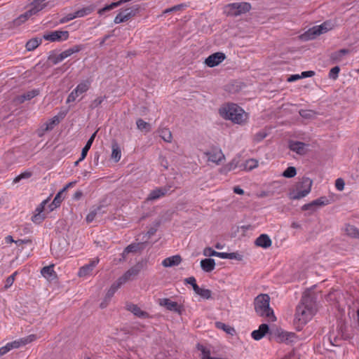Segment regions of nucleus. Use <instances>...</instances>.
I'll list each match as a JSON object with an SVG mask.
<instances>
[{
  "label": "nucleus",
  "mask_w": 359,
  "mask_h": 359,
  "mask_svg": "<svg viewBox=\"0 0 359 359\" xmlns=\"http://www.w3.org/2000/svg\"><path fill=\"white\" fill-rule=\"evenodd\" d=\"M316 311V302L309 294H304L296 308L294 324L296 328L301 330L311 320Z\"/></svg>",
  "instance_id": "nucleus-1"
},
{
  "label": "nucleus",
  "mask_w": 359,
  "mask_h": 359,
  "mask_svg": "<svg viewBox=\"0 0 359 359\" xmlns=\"http://www.w3.org/2000/svg\"><path fill=\"white\" fill-rule=\"evenodd\" d=\"M219 113L223 118L230 120L233 123L238 125L245 124L248 119V113L238 104L233 103L223 104L219 108Z\"/></svg>",
  "instance_id": "nucleus-2"
},
{
  "label": "nucleus",
  "mask_w": 359,
  "mask_h": 359,
  "mask_svg": "<svg viewBox=\"0 0 359 359\" xmlns=\"http://www.w3.org/2000/svg\"><path fill=\"white\" fill-rule=\"evenodd\" d=\"M270 297L266 294H259L254 301L255 310L257 314L261 317H264L268 320L274 322L276 318L273 309L269 306Z\"/></svg>",
  "instance_id": "nucleus-3"
},
{
  "label": "nucleus",
  "mask_w": 359,
  "mask_h": 359,
  "mask_svg": "<svg viewBox=\"0 0 359 359\" xmlns=\"http://www.w3.org/2000/svg\"><path fill=\"white\" fill-rule=\"evenodd\" d=\"M313 181L307 177H303L299 182L290 189L289 197L292 200H299L307 196L311 189Z\"/></svg>",
  "instance_id": "nucleus-4"
},
{
  "label": "nucleus",
  "mask_w": 359,
  "mask_h": 359,
  "mask_svg": "<svg viewBox=\"0 0 359 359\" xmlns=\"http://www.w3.org/2000/svg\"><path fill=\"white\" fill-rule=\"evenodd\" d=\"M332 27L333 25L330 22H324L320 25L313 26L309 29L306 32L300 35V39L303 41L313 40L320 34L331 30Z\"/></svg>",
  "instance_id": "nucleus-5"
},
{
  "label": "nucleus",
  "mask_w": 359,
  "mask_h": 359,
  "mask_svg": "<svg viewBox=\"0 0 359 359\" xmlns=\"http://www.w3.org/2000/svg\"><path fill=\"white\" fill-rule=\"evenodd\" d=\"M45 1L46 0H34L32 4V8L25 13L20 15L15 20V24L20 25V23L25 22L31 16L41 11L46 6Z\"/></svg>",
  "instance_id": "nucleus-6"
},
{
  "label": "nucleus",
  "mask_w": 359,
  "mask_h": 359,
  "mask_svg": "<svg viewBox=\"0 0 359 359\" xmlns=\"http://www.w3.org/2000/svg\"><path fill=\"white\" fill-rule=\"evenodd\" d=\"M251 6L247 2H235L226 6V12L229 15L237 16L248 12Z\"/></svg>",
  "instance_id": "nucleus-7"
},
{
  "label": "nucleus",
  "mask_w": 359,
  "mask_h": 359,
  "mask_svg": "<svg viewBox=\"0 0 359 359\" xmlns=\"http://www.w3.org/2000/svg\"><path fill=\"white\" fill-rule=\"evenodd\" d=\"M90 87V81L85 80L80 82L68 95L67 98V103L74 102L80 95L87 92L89 90Z\"/></svg>",
  "instance_id": "nucleus-8"
},
{
  "label": "nucleus",
  "mask_w": 359,
  "mask_h": 359,
  "mask_svg": "<svg viewBox=\"0 0 359 359\" xmlns=\"http://www.w3.org/2000/svg\"><path fill=\"white\" fill-rule=\"evenodd\" d=\"M83 47L82 45H75V46H72V48L64 50L63 52H62L61 53H60L58 55L50 56L49 57V60L53 62V64L56 65V64L62 62L65 58L71 56L72 54L79 53V51H81L83 49Z\"/></svg>",
  "instance_id": "nucleus-9"
},
{
  "label": "nucleus",
  "mask_w": 359,
  "mask_h": 359,
  "mask_svg": "<svg viewBox=\"0 0 359 359\" xmlns=\"http://www.w3.org/2000/svg\"><path fill=\"white\" fill-rule=\"evenodd\" d=\"M208 157V161L216 165H219L225 160L222 151L219 148H212L211 150L204 152Z\"/></svg>",
  "instance_id": "nucleus-10"
},
{
  "label": "nucleus",
  "mask_w": 359,
  "mask_h": 359,
  "mask_svg": "<svg viewBox=\"0 0 359 359\" xmlns=\"http://www.w3.org/2000/svg\"><path fill=\"white\" fill-rule=\"evenodd\" d=\"M69 32L67 31L56 30L43 35V38L52 42L66 41L69 38Z\"/></svg>",
  "instance_id": "nucleus-11"
},
{
  "label": "nucleus",
  "mask_w": 359,
  "mask_h": 359,
  "mask_svg": "<svg viewBox=\"0 0 359 359\" xmlns=\"http://www.w3.org/2000/svg\"><path fill=\"white\" fill-rule=\"evenodd\" d=\"M226 59V55L222 52H217L209 55L204 63L209 67H214L221 64Z\"/></svg>",
  "instance_id": "nucleus-12"
},
{
  "label": "nucleus",
  "mask_w": 359,
  "mask_h": 359,
  "mask_svg": "<svg viewBox=\"0 0 359 359\" xmlns=\"http://www.w3.org/2000/svg\"><path fill=\"white\" fill-rule=\"evenodd\" d=\"M48 199L43 201L35 209L34 215L32 217V221L35 224L41 223L46 218V215L43 213L45 206L47 204Z\"/></svg>",
  "instance_id": "nucleus-13"
},
{
  "label": "nucleus",
  "mask_w": 359,
  "mask_h": 359,
  "mask_svg": "<svg viewBox=\"0 0 359 359\" xmlns=\"http://www.w3.org/2000/svg\"><path fill=\"white\" fill-rule=\"evenodd\" d=\"M100 262V259L98 257L93 258L90 259L89 263L81 266L78 272V276L79 277H86L91 274L93 269Z\"/></svg>",
  "instance_id": "nucleus-14"
},
{
  "label": "nucleus",
  "mask_w": 359,
  "mask_h": 359,
  "mask_svg": "<svg viewBox=\"0 0 359 359\" xmlns=\"http://www.w3.org/2000/svg\"><path fill=\"white\" fill-rule=\"evenodd\" d=\"M135 11L133 10L132 8H126L117 14L114 18V22L115 24L127 22L132 17L135 16Z\"/></svg>",
  "instance_id": "nucleus-15"
},
{
  "label": "nucleus",
  "mask_w": 359,
  "mask_h": 359,
  "mask_svg": "<svg viewBox=\"0 0 359 359\" xmlns=\"http://www.w3.org/2000/svg\"><path fill=\"white\" fill-rule=\"evenodd\" d=\"M159 304L161 306L165 307L168 310L170 311L176 312L179 314H181L182 311V306L179 305L177 302L171 301L168 298H163L159 300Z\"/></svg>",
  "instance_id": "nucleus-16"
},
{
  "label": "nucleus",
  "mask_w": 359,
  "mask_h": 359,
  "mask_svg": "<svg viewBox=\"0 0 359 359\" xmlns=\"http://www.w3.org/2000/svg\"><path fill=\"white\" fill-rule=\"evenodd\" d=\"M171 187L165 186L163 187H158L152 190L147 196V201H155L161 197H163L170 191Z\"/></svg>",
  "instance_id": "nucleus-17"
},
{
  "label": "nucleus",
  "mask_w": 359,
  "mask_h": 359,
  "mask_svg": "<svg viewBox=\"0 0 359 359\" xmlns=\"http://www.w3.org/2000/svg\"><path fill=\"white\" fill-rule=\"evenodd\" d=\"M308 147L307 144L298 141H292L289 144L290 149L299 155L306 154L308 151Z\"/></svg>",
  "instance_id": "nucleus-18"
},
{
  "label": "nucleus",
  "mask_w": 359,
  "mask_h": 359,
  "mask_svg": "<svg viewBox=\"0 0 359 359\" xmlns=\"http://www.w3.org/2000/svg\"><path fill=\"white\" fill-rule=\"evenodd\" d=\"M140 271V267L139 266H135L128 269L122 276H121L118 280L120 281V283L122 285L126 283L129 280L133 279L134 277L137 276Z\"/></svg>",
  "instance_id": "nucleus-19"
},
{
  "label": "nucleus",
  "mask_w": 359,
  "mask_h": 359,
  "mask_svg": "<svg viewBox=\"0 0 359 359\" xmlns=\"http://www.w3.org/2000/svg\"><path fill=\"white\" fill-rule=\"evenodd\" d=\"M36 339H37L36 335L30 334L24 338L9 342L8 344L11 346L12 349L18 348L20 346H25L26 344H28L35 341Z\"/></svg>",
  "instance_id": "nucleus-20"
},
{
  "label": "nucleus",
  "mask_w": 359,
  "mask_h": 359,
  "mask_svg": "<svg viewBox=\"0 0 359 359\" xmlns=\"http://www.w3.org/2000/svg\"><path fill=\"white\" fill-rule=\"evenodd\" d=\"M126 308L138 318H147L149 316L148 313L142 311L137 305L133 303L126 304Z\"/></svg>",
  "instance_id": "nucleus-21"
},
{
  "label": "nucleus",
  "mask_w": 359,
  "mask_h": 359,
  "mask_svg": "<svg viewBox=\"0 0 359 359\" xmlns=\"http://www.w3.org/2000/svg\"><path fill=\"white\" fill-rule=\"evenodd\" d=\"M269 326L267 324L263 323L261 324L258 328V330H254L251 333V337L255 340H260L262 339L265 334L269 332Z\"/></svg>",
  "instance_id": "nucleus-22"
},
{
  "label": "nucleus",
  "mask_w": 359,
  "mask_h": 359,
  "mask_svg": "<svg viewBox=\"0 0 359 359\" xmlns=\"http://www.w3.org/2000/svg\"><path fill=\"white\" fill-rule=\"evenodd\" d=\"M255 244L259 247H262L263 248H268L271 247L272 241L267 234H261L255 240Z\"/></svg>",
  "instance_id": "nucleus-23"
},
{
  "label": "nucleus",
  "mask_w": 359,
  "mask_h": 359,
  "mask_svg": "<svg viewBox=\"0 0 359 359\" xmlns=\"http://www.w3.org/2000/svg\"><path fill=\"white\" fill-rule=\"evenodd\" d=\"M181 262L182 257L180 255H174L163 259L162 265L165 267H171L179 265Z\"/></svg>",
  "instance_id": "nucleus-24"
},
{
  "label": "nucleus",
  "mask_w": 359,
  "mask_h": 359,
  "mask_svg": "<svg viewBox=\"0 0 359 359\" xmlns=\"http://www.w3.org/2000/svg\"><path fill=\"white\" fill-rule=\"evenodd\" d=\"M41 273L47 280H53L56 276V273L54 271V265L52 264L43 267L41 269Z\"/></svg>",
  "instance_id": "nucleus-25"
},
{
  "label": "nucleus",
  "mask_w": 359,
  "mask_h": 359,
  "mask_svg": "<svg viewBox=\"0 0 359 359\" xmlns=\"http://www.w3.org/2000/svg\"><path fill=\"white\" fill-rule=\"evenodd\" d=\"M201 266L205 272H211L215 268V262L213 259L208 258L201 261Z\"/></svg>",
  "instance_id": "nucleus-26"
},
{
  "label": "nucleus",
  "mask_w": 359,
  "mask_h": 359,
  "mask_svg": "<svg viewBox=\"0 0 359 359\" xmlns=\"http://www.w3.org/2000/svg\"><path fill=\"white\" fill-rule=\"evenodd\" d=\"M96 134H97V132H95L91 135V137L89 138L88 142H86L85 147L82 149L81 157L79 158V161H83L86 157L87 154H88L89 149H90L92 144L95 138Z\"/></svg>",
  "instance_id": "nucleus-27"
},
{
  "label": "nucleus",
  "mask_w": 359,
  "mask_h": 359,
  "mask_svg": "<svg viewBox=\"0 0 359 359\" xmlns=\"http://www.w3.org/2000/svg\"><path fill=\"white\" fill-rule=\"evenodd\" d=\"M350 52H351V50L349 49H346V48L340 49L338 51L332 53L330 55V58L334 62H338L342 60L343 57L345 55L348 54Z\"/></svg>",
  "instance_id": "nucleus-28"
},
{
  "label": "nucleus",
  "mask_w": 359,
  "mask_h": 359,
  "mask_svg": "<svg viewBox=\"0 0 359 359\" xmlns=\"http://www.w3.org/2000/svg\"><path fill=\"white\" fill-rule=\"evenodd\" d=\"M160 137L166 142H171L172 140V133L168 128H163L158 130Z\"/></svg>",
  "instance_id": "nucleus-29"
},
{
  "label": "nucleus",
  "mask_w": 359,
  "mask_h": 359,
  "mask_svg": "<svg viewBox=\"0 0 359 359\" xmlns=\"http://www.w3.org/2000/svg\"><path fill=\"white\" fill-rule=\"evenodd\" d=\"M111 158L115 161L118 162L121 158V151L118 144H112V151Z\"/></svg>",
  "instance_id": "nucleus-30"
},
{
  "label": "nucleus",
  "mask_w": 359,
  "mask_h": 359,
  "mask_svg": "<svg viewBox=\"0 0 359 359\" xmlns=\"http://www.w3.org/2000/svg\"><path fill=\"white\" fill-rule=\"evenodd\" d=\"M346 233L352 237L359 238V229L353 225L348 224L345 227Z\"/></svg>",
  "instance_id": "nucleus-31"
},
{
  "label": "nucleus",
  "mask_w": 359,
  "mask_h": 359,
  "mask_svg": "<svg viewBox=\"0 0 359 359\" xmlns=\"http://www.w3.org/2000/svg\"><path fill=\"white\" fill-rule=\"evenodd\" d=\"M136 124L137 128L142 132L148 133L151 130L150 124L142 118H138L136 121Z\"/></svg>",
  "instance_id": "nucleus-32"
},
{
  "label": "nucleus",
  "mask_w": 359,
  "mask_h": 359,
  "mask_svg": "<svg viewBox=\"0 0 359 359\" xmlns=\"http://www.w3.org/2000/svg\"><path fill=\"white\" fill-rule=\"evenodd\" d=\"M122 285L121 283H120V281L117 280L115 283H114L109 290L107 291L106 294V298L108 299H110L114 293L116 292V290Z\"/></svg>",
  "instance_id": "nucleus-33"
},
{
  "label": "nucleus",
  "mask_w": 359,
  "mask_h": 359,
  "mask_svg": "<svg viewBox=\"0 0 359 359\" xmlns=\"http://www.w3.org/2000/svg\"><path fill=\"white\" fill-rule=\"evenodd\" d=\"M257 166L258 161L254 158L247 160L243 165L244 170L248 171L252 170V169L256 168Z\"/></svg>",
  "instance_id": "nucleus-34"
},
{
  "label": "nucleus",
  "mask_w": 359,
  "mask_h": 359,
  "mask_svg": "<svg viewBox=\"0 0 359 359\" xmlns=\"http://www.w3.org/2000/svg\"><path fill=\"white\" fill-rule=\"evenodd\" d=\"M194 292L203 299H208L211 298L212 292L208 289L201 288L198 286V290H195Z\"/></svg>",
  "instance_id": "nucleus-35"
},
{
  "label": "nucleus",
  "mask_w": 359,
  "mask_h": 359,
  "mask_svg": "<svg viewBox=\"0 0 359 359\" xmlns=\"http://www.w3.org/2000/svg\"><path fill=\"white\" fill-rule=\"evenodd\" d=\"M60 122L59 121V118L57 116H54L53 118H52L51 119H50L48 121H47L45 124L46 126V128L44 129V130L46 131H48V130H51L52 129H53V128L55 127V126H56L57 124H58Z\"/></svg>",
  "instance_id": "nucleus-36"
},
{
  "label": "nucleus",
  "mask_w": 359,
  "mask_h": 359,
  "mask_svg": "<svg viewBox=\"0 0 359 359\" xmlns=\"http://www.w3.org/2000/svg\"><path fill=\"white\" fill-rule=\"evenodd\" d=\"M39 94L38 90H32L30 91H28L25 93H24L21 96V102H24L25 100H30L31 99L34 98Z\"/></svg>",
  "instance_id": "nucleus-37"
},
{
  "label": "nucleus",
  "mask_w": 359,
  "mask_h": 359,
  "mask_svg": "<svg viewBox=\"0 0 359 359\" xmlns=\"http://www.w3.org/2000/svg\"><path fill=\"white\" fill-rule=\"evenodd\" d=\"M32 175V172L31 171H29V170L25 171V172L20 173L19 175L16 176L13 179V184H17L21 180L28 179V178L31 177Z\"/></svg>",
  "instance_id": "nucleus-38"
},
{
  "label": "nucleus",
  "mask_w": 359,
  "mask_h": 359,
  "mask_svg": "<svg viewBox=\"0 0 359 359\" xmlns=\"http://www.w3.org/2000/svg\"><path fill=\"white\" fill-rule=\"evenodd\" d=\"M297 175V170L293 166L288 167L283 173L282 176L286 178L294 177Z\"/></svg>",
  "instance_id": "nucleus-39"
},
{
  "label": "nucleus",
  "mask_w": 359,
  "mask_h": 359,
  "mask_svg": "<svg viewBox=\"0 0 359 359\" xmlns=\"http://www.w3.org/2000/svg\"><path fill=\"white\" fill-rule=\"evenodd\" d=\"M41 41L38 40L37 39H32L27 41L26 43V48L28 50H34L36 48H37L40 44Z\"/></svg>",
  "instance_id": "nucleus-40"
},
{
  "label": "nucleus",
  "mask_w": 359,
  "mask_h": 359,
  "mask_svg": "<svg viewBox=\"0 0 359 359\" xmlns=\"http://www.w3.org/2000/svg\"><path fill=\"white\" fill-rule=\"evenodd\" d=\"M236 168H237V161L235 159H233V161H231L228 164L225 165L222 168V172H228L229 171H231V170L236 169Z\"/></svg>",
  "instance_id": "nucleus-41"
},
{
  "label": "nucleus",
  "mask_w": 359,
  "mask_h": 359,
  "mask_svg": "<svg viewBox=\"0 0 359 359\" xmlns=\"http://www.w3.org/2000/svg\"><path fill=\"white\" fill-rule=\"evenodd\" d=\"M17 274L18 271H15L6 278L4 285V290H7L12 286L15 281V276H17Z\"/></svg>",
  "instance_id": "nucleus-42"
},
{
  "label": "nucleus",
  "mask_w": 359,
  "mask_h": 359,
  "mask_svg": "<svg viewBox=\"0 0 359 359\" xmlns=\"http://www.w3.org/2000/svg\"><path fill=\"white\" fill-rule=\"evenodd\" d=\"M91 11L92 9L90 8H84L79 10L74 13L75 18L84 17L85 15L90 14Z\"/></svg>",
  "instance_id": "nucleus-43"
},
{
  "label": "nucleus",
  "mask_w": 359,
  "mask_h": 359,
  "mask_svg": "<svg viewBox=\"0 0 359 359\" xmlns=\"http://www.w3.org/2000/svg\"><path fill=\"white\" fill-rule=\"evenodd\" d=\"M300 116L304 118H312L314 117L315 112L312 110L302 109L299 111Z\"/></svg>",
  "instance_id": "nucleus-44"
},
{
  "label": "nucleus",
  "mask_w": 359,
  "mask_h": 359,
  "mask_svg": "<svg viewBox=\"0 0 359 359\" xmlns=\"http://www.w3.org/2000/svg\"><path fill=\"white\" fill-rule=\"evenodd\" d=\"M340 68L338 66L332 67L329 72V77L333 80H336L338 78Z\"/></svg>",
  "instance_id": "nucleus-45"
},
{
  "label": "nucleus",
  "mask_w": 359,
  "mask_h": 359,
  "mask_svg": "<svg viewBox=\"0 0 359 359\" xmlns=\"http://www.w3.org/2000/svg\"><path fill=\"white\" fill-rule=\"evenodd\" d=\"M62 191H60L56 196H55L53 202L54 205H57L58 207L60 205L62 201L64 200V197L62 196Z\"/></svg>",
  "instance_id": "nucleus-46"
},
{
  "label": "nucleus",
  "mask_w": 359,
  "mask_h": 359,
  "mask_svg": "<svg viewBox=\"0 0 359 359\" xmlns=\"http://www.w3.org/2000/svg\"><path fill=\"white\" fill-rule=\"evenodd\" d=\"M185 282L192 286L194 291L198 290V285L194 277H189L185 279Z\"/></svg>",
  "instance_id": "nucleus-47"
},
{
  "label": "nucleus",
  "mask_w": 359,
  "mask_h": 359,
  "mask_svg": "<svg viewBox=\"0 0 359 359\" xmlns=\"http://www.w3.org/2000/svg\"><path fill=\"white\" fill-rule=\"evenodd\" d=\"M104 99H105V97H97L95 100H94L91 102L90 107L92 109L97 107L98 106H100L102 103V102L104 101Z\"/></svg>",
  "instance_id": "nucleus-48"
},
{
  "label": "nucleus",
  "mask_w": 359,
  "mask_h": 359,
  "mask_svg": "<svg viewBox=\"0 0 359 359\" xmlns=\"http://www.w3.org/2000/svg\"><path fill=\"white\" fill-rule=\"evenodd\" d=\"M100 210V208H97V209L90 211L86 216V221L88 223L92 222L94 219L95 218V216L97 215V211Z\"/></svg>",
  "instance_id": "nucleus-49"
},
{
  "label": "nucleus",
  "mask_w": 359,
  "mask_h": 359,
  "mask_svg": "<svg viewBox=\"0 0 359 359\" xmlns=\"http://www.w3.org/2000/svg\"><path fill=\"white\" fill-rule=\"evenodd\" d=\"M217 252L212 250L211 248H205L203 250V255L206 257H217Z\"/></svg>",
  "instance_id": "nucleus-50"
},
{
  "label": "nucleus",
  "mask_w": 359,
  "mask_h": 359,
  "mask_svg": "<svg viewBox=\"0 0 359 359\" xmlns=\"http://www.w3.org/2000/svg\"><path fill=\"white\" fill-rule=\"evenodd\" d=\"M266 137V133L264 131H260L256 133L254 136V140L256 142H261Z\"/></svg>",
  "instance_id": "nucleus-51"
},
{
  "label": "nucleus",
  "mask_w": 359,
  "mask_h": 359,
  "mask_svg": "<svg viewBox=\"0 0 359 359\" xmlns=\"http://www.w3.org/2000/svg\"><path fill=\"white\" fill-rule=\"evenodd\" d=\"M323 204V202H321L319 199L315 200L311 203L305 204L303 205L302 209L304 210H309L310 207L312 205H318Z\"/></svg>",
  "instance_id": "nucleus-52"
},
{
  "label": "nucleus",
  "mask_w": 359,
  "mask_h": 359,
  "mask_svg": "<svg viewBox=\"0 0 359 359\" xmlns=\"http://www.w3.org/2000/svg\"><path fill=\"white\" fill-rule=\"evenodd\" d=\"M344 185H345L344 182L341 178H338L335 181V187H336L337 189L339 191H342L344 188Z\"/></svg>",
  "instance_id": "nucleus-53"
},
{
  "label": "nucleus",
  "mask_w": 359,
  "mask_h": 359,
  "mask_svg": "<svg viewBox=\"0 0 359 359\" xmlns=\"http://www.w3.org/2000/svg\"><path fill=\"white\" fill-rule=\"evenodd\" d=\"M228 259L241 261L243 259V256L237 252H231L229 253Z\"/></svg>",
  "instance_id": "nucleus-54"
},
{
  "label": "nucleus",
  "mask_w": 359,
  "mask_h": 359,
  "mask_svg": "<svg viewBox=\"0 0 359 359\" xmlns=\"http://www.w3.org/2000/svg\"><path fill=\"white\" fill-rule=\"evenodd\" d=\"M12 350L11 346L8 343H7L4 346L0 348V355H4L7 353L8 351Z\"/></svg>",
  "instance_id": "nucleus-55"
},
{
  "label": "nucleus",
  "mask_w": 359,
  "mask_h": 359,
  "mask_svg": "<svg viewBox=\"0 0 359 359\" xmlns=\"http://www.w3.org/2000/svg\"><path fill=\"white\" fill-rule=\"evenodd\" d=\"M137 249V245L130 244L125 248V253L135 252Z\"/></svg>",
  "instance_id": "nucleus-56"
},
{
  "label": "nucleus",
  "mask_w": 359,
  "mask_h": 359,
  "mask_svg": "<svg viewBox=\"0 0 359 359\" xmlns=\"http://www.w3.org/2000/svg\"><path fill=\"white\" fill-rule=\"evenodd\" d=\"M75 18L74 13H69L67 16L60 19V23H65Z\"/></svg>",
  "instance_id": "nucleus-57"
},
{
  "label": "nucleus",
  "mask_w": 359,
  "mask_h": 359,
  "mask_svg": "<svg viewBox=\"0 0 359 359\" xmlns=\"http://www.w3.org/2000/svg\"><path fill=\"white\" fill-rule=\"evenodd\" d=\"M315 74V72L313 71H306L302 72L300 76L301 79L302 78H306V77H311Z\"/></svg>",
  "instance_id": "nucleus-58"
},
{
  "label": "nucleus",
  "mask_w": 359,
  "mask_h": 359,
  "mask_svg": "<svg viewBox=\"0 0 359 359\" xmlns=\"http://www.w3.org/2000/svg\"><path fill=\"white\" fill-rule=\"evenodd\" d=\"M300 79H301L300 75H299V74H293V75H291L290 77H288L287 81L293 82V81H297V80H299Z\"/></svg>",
  "instance_id": "nucleus-59"
},
{
  "label": "nucleus",
  "mask_w": 359,
  "mask_h": 359,
  "mask_svg": "<svg viewBox=\"0 0 359 359\" xmlns=\"http://www.w3.org/2000/svg\"><path fill=\"white\" fill-rule=\"evenodd\" d=\"M76 182H69L68 184H67L65 185V187L61 190V191H62V193H64L65 191H66L68 189L71 188V187H73L74 186Z\"/></svg>",
  "instance_id": "nucleus-60"
},
{
  "label": "nucleus",
  "mask_w": 359,
  "mask_h": 359,
  "mask_svg": "<svg viewBox=\"0 0 359 359\" xmlns=\"http://www.w3.org/2000/svg\"><path fill=\"white\" fill-rule=\"evenodd\" d=\"M217 327L219 328H222L224 330H225L228 333H231V330H233V329H231V328H226V325L223 323H218Z\"/></svg>",
  "instance_id": "nucleus-61"
},
{
  "label": "nucleus",
  "mask_w": 359,
  "mask_h": 359,
  "mask_svg": "<svg viewBox=\"0 0 359 359\" xmlns=\"http://www.w3.org/2000/svg\"><path fill=\"white\" fill-rule=\"evenodd\" d=\"M229 253L228 252H217V257L221 259H228Z\"/></svg>",
  "instance_id": "nucleus-62"
},
{
  "label": "nucleus",
  "mask_w": 359,
  "mask_h": 359,
  "mask_svg": "<svg viewBox=\"0 0 359 359\" xmlns=\"http://www.w3.org/2000/svg\"><path fill=\"white\" fill-rule=\"evenodd\" d=\"M233 192L235 194H240V195H242L244 194V191L243 189H242L241 188H240L239 187H235L233 188Z\"/></svg>",
  "instance_id": "nucleus-63"
},
{
  "label": "nucleus",
  "mask_w": 359,
  "mask_h": 359,
  "mask_svg": "<svg viewBox=\"0 0 359 359\" xmlns=\"http://www.w3.org/2000/svg\"><path fill=\"white\" fill-rule=\"evenodd\" d=\"M180 6H173L172 8L165 9L164 11V13H170V12L175 11H177V10L180 9Z\"/></svg>",
  "instance_id": "nucleus-64"
}]
</instances>
